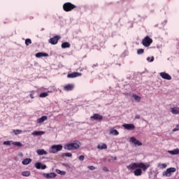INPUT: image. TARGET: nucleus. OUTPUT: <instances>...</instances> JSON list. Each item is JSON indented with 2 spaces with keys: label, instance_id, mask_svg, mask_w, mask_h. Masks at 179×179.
<instances>
[{
  "label": "nucleus",
  "instance_id": "nucleus-1",
  "mask_svg": "<svg viewBox=\"0 0 179 179\" xmlns=\"http://www.w3.org/2000/svg\"><path fill=\"white\" fill-rule=\"evenodd\" d=\"M127 169L131 171H134V176L139 177L142 176V169L143 171H146L149 169V165H146L143 162H134L127 166Z\"/></svg>",
  "mask_w": 179,
  "mask_h": 179
},
{
  "label": "nucleus",
  "instance_id": "nucleus-2",
  "mask_svg": "<svg viewBox=\"0 0 179 179\" xmlns=\"http://www.w3.org/2000/svg\"><path fill=\"white\" fill-rule=\"evenodd\" d=\"M79 148H80V143L79 141L67 143L64 145V149H67V150H76Z\"/></svg>",
  "mask_w": 179,
  "mask_h": 179
},
{
  "label": "nucleus",
  "instance_id": "nucleus-3",
  "mask_svg": "<svg viewBox=\"0 0 179 179\" xmlns=\"http://www.w3.org/2000/svg\"><path fill=\"white\" fill-rule=\"evenodd\" d=\"M76 6L71 2H67L63 4V9L64 12H71L76 9Z\"/></svg>",
  "mask_w": 179,
  "mask_h": 179
},
{
  "label": "nucleus",
  "instance_id": "nucleus-4",
  "mask_svg": "<svg viewBox=\"0 0 179 179\" xmlns=\"http://www.w3.org/2000/svg\"><path fill=\"white\" fill-rule=\"evenodd\" d=\"M60 150H62V145H52L50 150L49 153H58V152H60Z\"/></svg>",
  "mask_w": 179,
  "mask_h": 179
},
{
  "label": "nucleus",
  "instance_id": "nucleus-5",
  "mask_svg": "<svg viewBox=\"0 0 179 179\" xmlns=\"http://www.w3.org/2000/svg\"><path fill=\"white\" fill-rule=\"evenodd\" d=\"M176 168H169L162 173L163 177H171V173H176Z\"/></svg>",
  "mask_w": 179,
  "mask_h": 179
},
{
  "label": "nucleus",
  "instance_id": "nucleus-6",
  "mask_svg": "<svg viewBox=\"0 0 179 179\" xmlns=\"http://www.w3.org/2000/svg\"><path fill=\"white\" fill-rule=\"evenodd\" d=\"M152 43H153V39L148 36H145L142 41V44L144 45V47H149Z\"/></svg>",
  "mask_w": 179,
  "mask_h": 179
},
{
  "label": "nucleus",
  "instance_id": "nucleus-7",
  "mask_svg": "<svg viewBox=\"0 0 179 179\" xmlns=\"http://www.w3.org/2000/svg\"><path fill=\"white\" fill-rule=\"evenodd\" d=\"M60 38L61 36H55L52 38H50L48 41V43H50V44H52V45H55V44H58V41Z\"/></svg>",
  "mask_w": 179,
  "mask_h": 179
},
{
  "label": "nucleus",
  "instance_id": "nucleus-8",
  "mask_svg": "<svg viewBox=\"0 0 179 179\" xmlns=\"http://www.w3.org/2000/svg\"><path fill=\"white\" fill-rule=\"evenodd\" d=\"M78 76H82V73L73 72L67 75V78L71 79H73L74 78H78Z\"/></svg>",
  "mask_w": 179,
  "mask_h": 179
},
{
  "label": "nucleus",
  "instance_id": "nucleus-9",
  "mask_svg": "<svg viewBox=\"0 0 179 179\" xmlns=\"http://www.w3.org/2000/svg\"><path fill=\"white\" fill-rule=\"evenodd\" d=\"M122 127L125 128V129H127L128 131H134V129H135L134 124H124Z\"/></svg>",
  "mask_w": 179,
  "mask_h": 179
},
{
  "label": "nucleus",
  "instance_id": "nucleus-10",
  "mask_svg": "<svg viewBox=\"0 0 179 179\" xmlns=\"http://www.w3.org/2000/svg\"><path fill=\"white\" fill-rule=\"evenodd\" d=\"M159 75L162 79H165L166 80H171V76H169V74L166 72H162L159 73Z\"/></svg>",
  "mask_w": 179,
  "mask_h": 179
},
{
  "label": "nucleus",
  "instance_id": "nucleus-11",
  "mask_svg": "<svg viewBox=\"0 0 179 179\" xmlns=\"http://www.w3.org/2000/svg\"><path fill=\"white\" fill-rule=\"evenodd\" d=\"M42 176L45 178L51 179V178H55V177H57V173H43Z\"/></svg>",
  "mask_w": 179,
  "mask_h": 179
},
{
  "label": "nucleus",
  "instance_id": "nucleus-12",
  "mask_svg": "<svg viewBox=\"0 0 179 179\" xmlns=\"http://www.w3.org/2000/svg\"><path fill=\"white\" fill-rule=\"evenodd\" d=\"M35 167L38 170H45V169H47V165L43 164L41 162H37L35 164Z\"/></svg>",
  "mask_w": 179,
  "mask_h": 179
},
{
  "label": "nucleus",
  "instance_id": "nucleus-13",
  "mask_svg": "<svg viewBox=\"0 0 179 179\" xmlns=\"http://www.w3.org/2000/svg\"><path fill=\"white\" fill-rule=\"evenodd\" d=\"M91 120H96V121H101L103 120V116L99 113H95L91 116Z\"/></svg>",
  "mask_w": 179,
  "mask_h": 179
},
{
  "label": "nucleus",
  "instance_id": "nucleus-14",
  "mask_svg": "<svg viewBox=\"0 0 179 179\" xmlns=\"http://www.w3.org/2000/svg\"><path fill=\"white\" fill-rule=\"evenodd\" d=\"M73 87H75L73 84H67L64 87V90L66 92H71V90H73Z\"/></svg>",
  "mask_w": 179,
  "mask_h": 179
},
{
  "label": "nucleus",
  "instance_id": "nucleus-15",
  "mask_svg": "<svg viewBox=\"0 0 179 179\" xmlns=\"http://www.w3.org/2000/svg\"><path fill=\"white\" fill-rule=\"evenodd\" d=\"M130 141L132 143H134V145H137L138 146H142V143H141V141L136 140V138L135 137H131L130 138Z\"/></svg>",
  "mask_w": 179,
  "mask_h": 179
},
{
  "label": "nucleus",
  "instance_id": "nucleus-16",
  "mask_svg": "<svg viewBox=\"0 0 179 179\" xmlns=\"http://www.w3.org/2000/svg\"><path fill=\"white\" fill-rule=\"evenodd\" d=\"M48 120V117L44 115L42 116L41 117L37 119V124H41L43 122H44V121H47Z\"/></svg>",
  "mask_w": 179,
  "mask_h": 179
},
{
  "label": "nucleus",
  "instance_id": "nucleus-17",
  "mask_svg": "<svg viewBox=\"0 0 179 179\" xmlns=\"http://www.w3.org/2000/svg\"><path fill=\"white\" fill-rule=\"evenodd\" d=\"M109 134L110 135H114L115 136H117V135H120V132L114 129H110L109 131Z\"/></svg>",
  "mask_w": 179,
  "mask_h": 179
},
{
  "label": "nucleus",
  "instance_id": "nucleus-18",
  "mask_svg": "<svg viewBox=\"0 0 179 179\" xmlns=\"http://www.w3.org/2000/svg\"><path fill=\"white\" fill-rule=\"evenodd\" d=\"M31 162V159L25 158L22 160V164H24V166H27V164H30Z\"/></svg>",
  "mask_w": 179,
  "mask_h": 179
},
{
  "label": "nucleus",
  "instance_id": "nucleus-19",
  "mask_svg": "<svg viewBox=\"0 0 179 179\" xmlns=\"http://www.w3.org/2000/svg\"><path fill=\"white\" fill-rule=\"evenodd\" d=\"M36 153L38 155V156H43V155H47V151L44 150L43 149H40L37 150Z\"/></svg>",
  "mask_w": 179,
  "mask_h": 179
},
{
  "label": "nucleus",
  "instance_id": "nucleus-20",
  "mask_svg": "<svg viewBox=\"0 0 179 179\" xmlns=\"http://www.w3.org/2000/svg\"><path fill=\"white\" fill-rule=\"evenodd\" d=\"M172 114L177 115L178 114H179V108L178 107H176V108H172L171 109Z\"/></svg>",
  "mask_w": 179,
  "mask_h": 179
},
{
  "label": "nucleus",
  "instance_id": "nucleus-21",
  "mask_svg": "<svg viewBox=\"0 0 179 179\" xmlns=\"http://www.w3.org/2000/svg\"><path fill=\"white\" fill-rule=\"evenodd\" d=\"M45 134V131H35L32 132V135H34L35 136H40L41 135H44Z\"/></svg>",
  "mask_w": 179,
  "mask_h": 179
},
{
  "label": "nucleus",
  "instance_id": "nucleus-22",
  "mask_svg": "<svg viewBox=\"0 0 179 179\" xmlns=\"http://www.w3.org/2000/svg\"><path fill=\"white\" fill-rule=\"evenodd\" d=\"M36 58H41V57H48V54L44 52H38L36 54Z\"/></svg>",
  "mask_w": 179,
  "mask_h": 179
},
{
  "label": "nucleus",
  "instance_id": "nucleus-23",
  "mask_svg": "<svg viewBox=\"0 0 179 179\" xmlns=\"http://www.w3.org/2000/svg\"><path fill=\"white\" fill-rule=\"evenodd\" d=\"M168 153H169L170 155H179V149L176 148L173 150L168 151Z\"/></svg>",
  "mask_w": 179,
  "mask_h": 179
},
{
  "label": "nucleus",
  "instance_id": "nucleus-24",
  "mask_svg": "<svg viewBox=\"0 0 179 179\" xmlns=\"http://www.w3.org/2000/svg\"><path fill=\"white\" fill-rule=\"evenodd\" d=\"M71 48V43L68 42H64L62 44V48Z\"/></svg>",
  "mask_w": 179,
  "mask_h": 179
},
{
  "label": "nucleus",
  "instance_id": "nucleus-25",
  "mask_svg": "<svg viewBox=\"0 0 179 179\" xmlns=\"http://www.w3.org/2000/svg\"><path fill=\"white\" fill-rule=\"evenodd\" d=\"M31 175V173L29 171H25L22 173V176H23V177H30Z\"/></svg>",
  "mask_w": 179,
  "mask_h": 179
},
{
  "label": "nucleus",
  "instance_id": "nucleus-26",
  "mask_svg": "<svg viewBox=\"0 0 179 179\" xmlns=\"http://www.w3.org/2000/svg\"><path fill=\"white\" fill-rule=\"evenodd\" d=\"M133 97L136 101H138V103L141 101V96H138L137 94H134Z\"/></svg>",
  "mask_w": 179,
  "mask_h": 179
},
{
  "label": "nucleus",
  "instance_id": "nucleus-27",
  "mask_svg": "<svg viewBox=\"0 0 179 179\" xmlns=\"http://www.w3.org/2000/svg\"><path fill=\"white\" fill-rule=\"evenodd\" d=\"M12 145H14V146H18V148H22V146H23V144L20 142H12Z\"/></svg>",
  "mask_w": 179,
  "mask_h": 179
},
{
  "label": "nucleus",
  "instance_id": "nucleus-28",
  "mask_svg": "<svg viewBox=\"0 0 179 179\" xmlns=\"http://www.w3.org/2000/svg\"><path fill=\"white\" fill-rule=\"evenodd\" d=\"M97 148L98 149H106L107 145L106 143H103L101 145H98Z\"/></svg>",
  "mask_w": 179,
  "mask_h": 179
},
{
  "label": "nucleus",
  "instance_id": "nucleus-29",
  "mask_svg": "<svg viewBox=\"0 0 179 179\" xmlns=\"http://www.w3.org/2000/svg\"><path fill=\"white\" fill-rule=\"evenodd\" d=\"M158 169H166L167 167V164H159L157 166Z\"/></svg>",
  "mask_w": 179,
  "mask_h": 179
},
{
  "label": "nucleus",
  "instance_id": "nucleus-30",
  "mask_svg": "<svg viewBox=\"0 0 179 179\" xmlns=\"http://www.w3.org/2000/svg\"><path fill=\"white\" fill-rule=\"evenodd\" d=\"M13 134L15 135H19V134H22V130L20 129H16V130H13Z\"/></svg>",
  "mask_w": 179,
  "mask_h": 179
},
{
  "label": "nucleus",
  "instance_id": "nucleus-31",
  "mask_svg": "<svg viewBox=\"0 0 179 179\" xmlns=\"http://www.w3.org/2000/svg\"><path fill=\"white\" fill-rule=\"evenodd\" d=\"M48 92H42L40 94L39 97H47Z\"/></svg>",
  "mask_w": 179,
  "mask_h": 179
},
{
  "label": "nucleus",
  "instance_id": "nucleus-32",
  "mask_svg": "<svg viewBox=\"0 0 179 179\" xmlns=\"http://www.w3.org/2000/svg\"><path fill=\"white\" fill-rule=\"evenodd\" d=\"M25 44H26V45H30V44H31V39H30V38L26 39Z\"/></svg>",
  "mask_w": 179,
  "mask_h": 179
},
{
  "label": "nucleus",
  "instance_id": "nucleus-33",
  "mask_svg": "<svg viewBox=\"0 0 179 179\" xmlns=\"http://www.w3.org/2000/svg\"><path fill=\"white\" fill-rule=\"evenodd\" d=\"M144 52H145V50H143V49H138L137 50V54L138 55H141L143 54Z\"/></svg>",
  "mask_w": 179,
  "mask_h": 179
},
{
  "label": "nucleus",
  "instance_id": "nucleus-34",
  "mask_svg": "<svg viewBox=\"0 0 179 179\" xmlns=\"http://www.w3.org/2000/svg\"><path fill=\"white\" fill-rule=\"evenodd\" d=\"M63 156H65L66 157H72V153L65 152V153L63 154Z\"/></svg>",
  "mask_w": 179,
  "mask_h": 179
},
{
  "label": "nucleus",
  "instance_id": "nucleus-35",
  "mask_svg": "<svg viewBox=\"0 0 179 179\" xmlns=\"http://www.w3.org/2000/svg\"><path fill=\"white\" fill-rule=\"evenodd\" d=\"M147 61H148V62H153L155 61V57L152 56L151 59L150 57H148Z\"/></svg>",
  "mask_w": 179,
  "mask_h": 179
},
{
  "label": "nucleus",
  "instance_id": "nucleus-36",
  "mask_svg": "<svg viewBox=\"0 0 179 179\" xmlns=\"http://www.w3.org/2000/svg\"><path fill=\"white\" fill-rule=\"evenodd\" d=\"M12 142L13 141H4L3 143V145H10V143H12Z\"/></svg>",
  "mask_w": 179,
  "mask_h": 179
},
{
  "label": "nucleus",
  "instance_id": "nucleus-37",
  "mask_svg": "<svg viewBox=\"0 0 179 179\" xmlns=\"http://www.w3.org/2000/svg\"><path fill=\"white\" fill-rule=\"evenodd\" d=\"M177 131H179V124H177L176 127L173 129V132H177Z\"/></svg>",
  "mask_w": 179,
  "mask_h": 179
},
{
  "label": "nucleus",
  "instance_id": "nucleus-38",
  "mask_svg": "<svg viewBox=\"0 0 179 179\" xmlns=\"http://www.w3.org/2000/svg\"><path fill=\"white\" fill-rule=\"evenodd\" d=\"M29 97H31V99H34V91L31 92Z\"/></svg>",
  "mask_w": 179,
  "mask_h": 179
},
{
  "label": "nucleus",
  "instance_id": "nucleus-39",
  "mask_svg": "<svg viewBox=\"0 0 179 179\" xmlns=\"http://www.w3.org/2000/svg\"><path fill=\"white\" fill-rule=\"evenodd\" d=\"M79 160H80L81 162H83V160H85V156L83 155H80L79 157H78Z\"/></svg>",
  "mask_w": 179,
  "mask_h": 179
},
{
  "label": "nucleus",
  "instance_id": "nucleus-40",
  "mask_svg": "<svg viewBox=\"0 0 179 179\" xmlns=\"http://www.w3.org/2000/svg\"><path fill=\"white\" fill-rule=\"evenodd\" d=\"M88 169L89 170H92V171L96 170V167H94V166H89Z\"/></svg>",
  "mask_w": 179,
  "mask_h": 179
},
{
  "label": "nucleus",
  "instance_id": "nucleus-41",
  "mask_svg": "<svg viewBox=\"0 0 179 179\" xmlns=\"http://www.w3.org/2000/svg\"><path fill=\"white\" fill-rule=\"evenodd\" d=\"M135 118H136V120H139V119L141 118V115H136Z\"/></svg>",
  "mask_w": 179,
  "mask_h": 179
},
{
  "label": "nucleus",
  "instance_id": "nucleus-42",
  "mask_svg": "<svg viewBox=\"0 0 179 179\" xmlns=\"http://www.w3.org/2000/svg\"><path fill=\"white\" fill-rule=\"evenodd\" d=\"M112 159H113V160H117V157H112Z\"/></svg>",
  "mask_w": 179,
  "mask_h": 179
},
{
  "label": "nucleus",
  "instance_id": "nucleus-43",
  "mask_svg": "<svg viewBox=\"0 0 179 179\" xmlns=\"http://www.w3.org/2000/svg\"><path fill=\"white\" fill-rule=\"evenodd\" d=\"M104 170H105L106 171H108V169H107V168H104Z\"/></svg>",
  "mask_w": 179,
  "mask_h": 179
},
{
  "label": "nucleus",
  "instance_id": "nucleus-44",
  "mask_svg": "<svg viewBox=\"0 0 179 179\" xmlns=\"http://www.w3.org/2000/svg\"><path fill=\"white\" fill-rule=\"evenodd\" d=\"M93 66H96V65H94Z\"/></svg>",
  "mask_w": 179,
  "mask_h": 179
},
{
  "label": "nucleus",
  "instance_id": "nucleus-45",
  "mask_svg": "<svg viewBox=\"0 0 179 179\" xmlns=\"http://www.w3.org/2000/svg\"><path fill=\"white\" fill-rule=\"evenodd\" d=\"M93 66H96V65H94Z\"/></svg>",
  "mask_w": 179,
  "mask_h": 179
}]
</instances>
